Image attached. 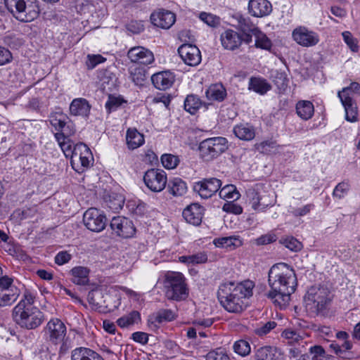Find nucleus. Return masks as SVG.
<instances>
[{"label": "nucleus", "instance_id": "22", "mask_svg": "<svg viewBox=\"0 0 360 360\" xmlns=\"http://www.w3.org/2000/svg\"><path fill=\"white\" fill-rule=\"evenodd\" d=\"M220 40L224 49L234 51L241 46L243 35L235 30L228 29L221 33Z\"/></svg>", "mask_w": 360, "mask_h": 360}, {"label": "nucleus", "instance_id": "56", "mask_svg": "<svg viewBox=\"0 0 360 360\" xmlns=\"http://www.w3.org/2000/svg\"><path fill=\"white\" fill-rule=\"evenodd\" d=\"M162 166L168 169H174L179 164V158L172 154H164L161 157Z\"/></svg>", "mask_w": 360, "mask_h": 360}, {"label": "nucleus", "instance_id": "50", "mask_svg": "<svg viewBox=\"0 0 360 360\" xmlns=\"http://www.w3.org/2000/svg\"><path fill=\"white\" fill-rule=\"evenodd\" d=\"M276 142L272 140L262 141L255 145L256 149L261 153L270 154L277 150Z\"/></svg>", "mask_w": 360, "mask_h": 360}, {"label": "nucleus", "instance_id": "14", "mask_svg": "<svg viewBox=\"0 0 360 360\" xmlns=\"http://www.w3.org/2000/svg\"><path fill=\"white\" fill-rule=\"evenodd\" d=\"M292 37L297 44L303 47L314 46L320 41L319 34L305 26L295 28L292 32Z\"/></svg>", "mask_w": 360, "mask_h": 360}, {"label": "nucleus", "instance_id": "58", "mask_svg": "<svg viewBox=\"0 0 360 360\" xmlns=\"http://www.w3.org/2000/svg\"><path fill=\"white\" fill-rule=\"evenodd\" d=\"M278 239L277 235L274 231H271L266 234L260 236L255 240L257 245H264L272 243Z\"/></svg>", "mask_w": 360, "mask_h": 360}, {"label": "nucleus", "instance_id": "5", "mask_svg": "<svg viewBox=\"0 0 360 360\" xmlns=\"http://www.w3.org/2000/svg\"><path fill=\"white\" fill-rule=\"evenodd\" d=\"M246 202L257 212H264L276 202V195L271 191L265 190L262 184H256L246 191Z\"/></svg>", "mask_w": 360, "mask_h": 360}, {"label": "nucleus", "instance_id": "10", "mask_svg": "<svg viewBox=\"0 0 360 360\" xmlns=\"http://www.w3.org/2000/svg\"><path fill=\"white\" fill-rule=\"evenodd\" d=\"M20 289L8 276L0 277V307H11L18 299Z\"/></svg>", "mask_w": 360, "mask_h": 360}, {"label": "nucleus", "instance_id": "1", "mask_svg": "<svg viewBox=\"0 0 360 360\" xmlns=\"http://www.w3.org/2000/svg\"><path fill=\"white\" fill-rule=\"evenodd\" d=\"M268 283L271 290L267 297L281 308L285 307L297 286L294 269L285 263L273 265L269 271Z\"/></svg>", "mask_w": 360, "mask_h": 360}, {"label": "nucleus", "instance_id": "29", "mask_svg": "<svg viewBox=\"0 0 360 360\" xmlns=\"http://www.w3.org/2000/svg\"><path fill=\"white\" fill-rule=\"evenodd\" d=\"M226 88L219 83L210 85L205 91L207 99L210 102H221L226 97Z\"/></svg>", "mask_w": 360, "mask_h": 360}, {"label": "nucleus", "instance_id": "19", "mask_svg": "<svg viewBox=\"0 0 360 360\" xmlns=\"http://www.w3.org/2000/svg\"><path fill=\"white\" fill-rule=\"evenodd\" d=\"M178 53L184 62L188 65L196 66L201 61L200 51L195 45L182 44L178 49Z\"/></svg>", "mask_w": 360, "mask_h": 360}, {"label": "nucleus", "instance_id": "45", "mask_svg": "<svg viewBox=\"0 0 360 360\" xmlns=\"http://www.w3.org/2000/svg\"><path fill=\"white\" fill-rule=\"evenodd\" d=\"M219 197L227 201L238 200L240 195L237 191L236 186L232 184L226 185L221 188L219 193Z\"/></svg>", "mask_w": 360, "mask_h": 360}, {"label": "nucleus", "instance_id": "39", "mask_svg": "<svg viewBox=\"0 0 360 360\" xmlns=\"http://www.w3.org/2000/svg\"><path fill=\"white\" fill-rule=\"evenodd\" d=\"M72 135L63 134L62 133H55L54 136L57 142L58 143L59 146L63 150L64 155L66 158L70 157L73 155L75 153V147L72 148L70 140L69 139Z\"/></svg>", "mask_w": 360, "mask_h": 360}, {"label": "nucleus", "instance_id": "52", "mask_svg": "<svg viewBox=\"0 0 360 360\" xmlns=\"http://www.w3.org/2000/svg\"><path fill=\"white\" fill-rule=\"evenodd\" d=\"M233 349L236 354L242 356L248 355L251 351L249 342L245 340H239L235 342Z\"/></svg>", "mask_w": 360, "mask_h": 360}, {"label": "nucleus", "instance_id": "16", "mask_svg": "<svg viewBox=\"0 0 360 360\" xmlns=\"http://www.w3.org/2000/svg\"><path fill=\"white\" fill-rule=\"evenodd\" d=\"M221 187V180L217 178L204 179L195 182L193 191L203 199H207L214 195Z\"/></svg>", "mask_w": 360, "mask_h": 360}, {"label": "nucleus", "instance_id": "18", "mask_svg": "<svg viewBox=\"0 0 360 360\" xmlns=\"http://www.w3.org/2000/svg\"><path fill=\"white\" fill-rule=\"evenodd\" d=\"M150 20L155 26L167 30L174 24L176 15L170 11L160 8L151 13Z\"/></svg>", "mask_w": 360, "mask_h": 360}, {"label": "nucleus", "instance_id": "35", "mask_svg": "<svg viewBox=\"0 0 360 360\" xmlns=\"http://www.w3.org/2000/svg\"><path fill=\"white\" fill-rule=\"evenodd\" d=\"M233 131L236 136L244 141H250L255 136L254 127L248 123L237 124L233 127Z\"/></svg>", "mask_w": 360, "mask_h": 360}, {"label": "nucleus", "instance_id": "8", "mask_svg": "<svg viewBox=\"0 0 360 360\" xmlns=\"http://www.w3.org/2000/svg\"><path fill=\"white\" fill-rule=\"evenodd\" d=\"M227 143L226 139L221 136L206 139L200 143V155L205 161L212 160L225 152Z\"/></svg>", "mask_w": 360, "mask_h": 360}, {"label": "nucleus", "instance_id": "15", "mask_svg": "<svg viewBox=\"0 0 360 360\" xmlns=\"http://www.w3.org/2000/svg\"><path fill=\"white\" fill-rule=\"evenodd\" d=\"M106 217L103 212L96 208L88 209L83 215L85 226L91 231L100 232L106 226Z\"/></svg>", "mask_w": 360, "mask_h": 360}, {"label": "nucleus", "instance_id": "9", "mask_svg": "<svg viewBox=\"0 0 360 360\" xmlns=\"http://www.w3.org/2000/svg\"><path fill=\"white\" fill-rule=\"evenodd\" d=\"M330 291L324 286H311L304 296L307 307L319 312L323 310L330 302Z\"/></svg>", "mask_w": 360, "mask_h": 360}, {"label": "nucleus", "instance_id": "51", "mask_svg": "<svg viewBox=\"0 0 360 360\" xmlns=\"http://www.w3.org/2000/svg\"><path fill=\"white\" fill-rule=\"evenodd\" d=\"M273 82L280 91H284L288 86V79L285 72L276 71L272 75Z\"/></svg>", "mask_w": 360, "mask_h": 360}, {"label": "nucleus", "instance_id": "31", "mask_svg": "<svg viewBox=\"0 0 360 360\" xmlns=\"http://www.w3.org/2000/svg\"><path fill=\"white\" fill-rule=\"evenodd\" d=\"M281 336L289 346L305 345L304 333H299L292 328H287L282 332Z\"/></svg>", "mask_w": 360, "mask_h": 360}, {"label": "nucleus", "instance_id": "6", "mask_svg": "<svg viewBox=\"0 0 360 360\" xmlns=\"http://www.w3.org/2000/svg\"><path fill=\"white\" fill-rule=\"evenodd\" d=\"M165 295L169 300H184L188 295L186 278L181 273L168 272L165 281Z\"/></svg>", "mask_w": 360, "mask_h": 360}, {"label": "nucleus", "instance_id": "44", "mask_svg": "<svg viewBox=\"0 0 360 360\" xmlns=\"http://www.w3.org/2000/svg\"><path fill=\"white\" fill-rule=\"evenodd\" d=\"M342 104L343 105L345 110V117L349 122H355L357 120L358 111L356 105L354 103L353 100H349L347 98H340Z\"/></svg>", "mask_w": 360, "mask_h": 360}, {"label": "nucleus", "instance_id": "43", "mask_svg": "<svg viewBox=\"0 0 360 360\" xmlns=\"http://www.w3.org/2000/svg\"><path fill=\"white\" fill-rule=\"evenodd\" d=\"M141 321V314L138 311H131L117 320V323L120 328H128Z\"/></svg>", "mask_w": 360, "mask_h": 360}, {"label": "nucleus", "instance_id": "27", "mask_svg": "<svg viewBox=\"0 0 360 360\" xmlns=\"http://www.w3.org/2000/svg\"><path fill=\"white\" fill-rule=\"evenodd\" d=\"M91 110V105L86 99L77 98L72 100L70 105V113L73 116L87 117Z\"/></svg>", "mask_w": 360, "mask_h": 360}, {"label": "nucleus", "instance_id": "12", "mask_svg": "<svg viewBox=\"0 0 360 360\" xmlns=\"http://www.w3.org/2000/svg\"><path fill=\"white\" fill-rule=\"evenodd\" d=\"M93 157L88 146L79 143L75 146V153L71 158L72 168L78 173H82L91 165Z\"/></svg>", "mask_w": 360, "mask_h": 360}, {"label": "nucleus", "instance_id": "20", "mask_svg": "<svg viewBox=\"0 0 360 360\" xmlns=\"http://www.w3.org/2000/svg\"><path fill=\"white\" fill-rule=\"evenodd\" d=\"M68 117L62 112L52 113L49 118L51 126L57 131L56 133H62L64 135H74L76 130L73 124L66 123Z\"/></svg>", "mask_w": 360, "mask_h": 360}, {"label": "nucleus", "instance_id": "40", "mask_svg": "<svg viewBox=\"0 0 360 360\" xmlns=\"http://www.w3.org/2000/svg\"><path fill=\"white\" fill-rule=\"evenodd\" d=\"M188 190L186 183L181 179L176 177L170 179L168 183V191L174 196H182Z\"/></svg>", "mask_w": 360, "mask_h": 360}, {"label": "nucleus", "instance_id": "34", "mask_svg": "<svg viewBox=\"0 0 360 360\" xmlns=\"http://www.w3.org/2000/svg\"><path fill=\"white\" fill-rule=\"evenodd\" d=\"M72 281L79 285H84L89 283V269L84 266H75L70 271Z\"/></svg>", "mask_w": 360, "mask_h": 360}, {"label": "nucleus", "instance_id": "37", "mask_svg": "<svg viewBox=\"0 0 360 360\" xmlns=\"http://www.w3.org/2000/svg\"><path fill=\"white\" fill-rule=\"evenodd\" d=\"M297 115L303 120H308L314 113V107L309 101H300L295 106Z\"/></svg>", "mask_w": 360, "mask_h": 360}, {"label": "nucleus", "instance_id": "32", "mask_svg": "<svg viewBox=\"0 0 360 360\" xmlns=\"http://www.w3.org/2000/svg\"><path fill=\"white\" fill-rule=\"evenodd\" d=\"M255 360H281V353L276 347L264 346L255 352Z\"/></svg>", "mask_w": 360, "mask_h": 360}, {"label": "nucleus", "instance_id": "63", "mask_svg": "<svg viewBox=\"0 0 360 360\" xmlns=\"http://www.w3.org/2000/svg\"><path fill=\"white\" fill-rule=\"evenodd\" d=\"M105 58L101 55H88L86 65L89 70L94 69L97 65L105 61Z\"/></svg>", "mask_w": 360, "mask_h": 360}, {"label": "nucleus", "instance_id": "21", "mask_svg": "<svg viewBox=\"0 0 360 360\" xmlns=\"http://www.w3.org/2000/svg\"><path fill=\"white\" fill-rule=\"evenodd\" d=\"M127 56L132 63H135L149 65L154 61L153 53L143 46L131 48L128 51Z\"/></svg>", "mask_w": 360, "mask_h": 360}, {"label": "nucleus", "instance_id": "48", "mask_svg": "<svg viewBox=\"0 0 360 360\" xmlns=\"http://www.w3.org/2000/svg\"><path fill=\"white\" fill-rule=\"evenodd\" d=\"M355 94H360V84L358 82H352L349 86L343 88L338 95L340 98L348 97V99L353 100Z\"/></svg>", "mask_w": 360, "mask_h": 360}, {"label": "nucleus", "instance_id": "25", "mask_svg": "<svg viewBox=\"0 0 360 360\" xmlns=\"http://www.w3.org/2000/svg\"><path fill=\"white\" fill-rule=\"evenodd\" d=\"M175 80L174 75L170 71H162L152 75L151 81L156 89L166 90L169 89Z\"/></svg>", "mask_w": 360, "mask_h": 360}, {"label": "nucleus", "instance_id": "30", "mask_svg": "<svg viewBox=\"0 0 360 360\" xmlns=\"http://www.w3.org/2000/svg\"><path fill=\"white\" fill-rule=\"evenodd\" d=\"M271 89L266 79L259 77H252L249 79L248 89L260 95H264Z\"/></svg>", "mask_w": 360, "mask_h": 360}, {"label": "nucleus", "instance_id": "62", "mask_svg": "<svg viewBox=\"0 0 360 360\" xmlns=\"http://www.w3.org/2000/svg\"><path fill=\"white\" fill-rule=\"evenodd\" d=\"M223 211L228 213H233L235 214H240L243 212V208L240 205L236 204L233 200L227 201L223 207Z\"/></svg>", "mask_w": 360, "mask_h": 360}, {"label": "nucleus", "instance_id": "49", "mask_svg": "<svg viewBox=\"0 0 360 360\" xmlns=\"http://www.w3.org/2000/svg\"><path fill=\"white\" fill-rule=\"evenodd\" d=\"M350 189V184L347 181H343L338 184L333 191V197L338 200L345 198Z\"/></svg>", "mask_w": 360, "mask_h": 360}, {"label": "nucleus", "instance_id": "38", "mask_svg": "<svg viewBox=\"0 0 360 360\" xmlns=\"http://www.w3.org/2000/svg\"><path fill=\"white\" fill-rule=\"evenodd\" d=\"M127 144L129 149L134 150L142 146L144 142V136L136 129H129L126 134Z\"/></svg>", "mask_w": 360, "mask_h": 360}, {"label": "nucleus", "instance_id": "33", "mask_svg": "<svg viewBox=\"0 0 360 360\" xmlns=\"http://www.w3.org/2000/svg\"><path fill=\"white\" fill-rule=\"evenodd\" d=\"M71 360H104L96 352L86 347H79L72 352Z\"/></svg>", "mask_w": 360, "mask_h": 360}, {"label": "nucleus", "instance_id": "24", "mask_svg": "<svg viewBox=\"0 0 360 360\" xmlns=\"http://www.w3.org/2000/svg\"><path fill=\"white\" fill-rule=\"evenodd\" d=\"M248 10L252 16L262 18L271 13L272 6L267 0H250L248 4Z\"/></svg>", "mask_w": 360, "mask_h": 360}, {"label": "nucleus", "instance_id": "46", "mask_svg": "<svg viewBox=\"0 0 360 360\" xmlns=\"http://www.w3.org/2000/svg\"><path fill=\"white\" fill-rule=\"evenodd\" d=\"M201 105V100L197 96L191 94L187 96L185 99L184 109L191 115H194Z\"/></svg>", "mask_w": 360, "mask_h": 360}, {"label": "nucleus", "instance_id": "57", "mask_svg": "<svg viewBox=\"0 0 360 360\" xmlns=\"http://www.w3.org/2000/svg\"><path fill=\"white\" fill-rule=\"evenodd\" d=\"M314 208V205L312 203L305 205L301 207H295L290 206L289 212L294 217H304L308 214Z\"/></svg>", "mask_w": 360, "mask_h": 360}, {"label": "nucleus", "instance_id": "41", "mask_svg": "<svg viewBox=\"0 0 360 360\" xmlns=\"http://www.w3.org/2000/svg\"><path fill=\"white\" fill-rule=\"evenodd\" d=\"M130 78L135 85L143 86L146 80V71L143 68L137 65L131 66L129 68Z\"/></svg>", "mask_w": 360, "mask_h": 360}, {"label": "nucleus", "instance_id": "61", "mask_svg": "<svg viewBox=\"0 0 360 360\" xmlns=\"http://www.w3.org/2000/svg\"><path fill=\"white\" fill-rule=\"evenodd\" d=\"M72 256L69 252L63 250L58 252L56 255L54 257V262L56 264L61 266L68 263L72 259Z\"/></svg>", "mask_w": 360, "mask_h": 360}, {"label": "nucleus", "instance_id": "53", "mask_svg": "<svg viewBox=\"0 0 360 360\" xmlns=\"http://www.w3.org/2000/svg\"><path fill=\"white\" fill-rule=\"evenodd\" d=\"M280 243L291 251L297 252L302 248V243L292 236H287L280 240Z\"/></svg>", "mask_w": 360, "mask_h": 360}, {"label": "nucleus", "instance_id": "7", "mask_svg": "<svg viewBox=\"0 0 360 360\" xmlns=\"http://www.w3.org/2000/svg\"><path fill=\"white\" fill-rule=\"evenodd\" d=\"M30 0H4L7 9L18 20L31 22L38 16L39 8L33 2L27 4Z\"/></svg>", "mask_w": 360, "mask_h": 360}, {"label": "nucleus", "instance_id": "17", "mask_svg": "<svg viewBox=\"0 0 360 360\" xmlns=\"http://www.w3.org/2000/svg\"><path fill=\"white\" fill-rule=\"evenodd\" d=\"M110 226L112 231L118 236L122 238L132 237L135 233L133 222L124 217H115L112 219Z\"/></svg>", "mask_w": 360, "mask_h": 360}, {"label": "nucleus", "instance_id": "13", "mask_svg": "<svg viewBox=\"0 0 360 360\" xmlns=\"http://www.w3.org/2000/svg\"><path fill=\"white\" fill-rule=\"evenodd\" d=\"M143 181L151 191L160 192L167 185V174L162 169H150L145 172Z\"/></svg>", "mask_w": 360, "mask_h": 360}, {"label": "nucleus", "instance_id": "28", "mask_svg": "<svg viewBox=\"0 0 360 360\" xmlns=\"http://www.w3.org/2000/svg\"><path fill=\"white\" fill-rule=\"evenodd\" d=\"M213 244L219 248H225L229 250H234L242 246L243 241L238 236L217 238L213 240Z\"/></svg>", "mask_w": 360, "mask_h": 360}, {"label": "nucleus", "instance_id": "47", "mask_svg": "<svg viewBox=\"0 0 360 360\" xmlns=\"http://www.w3.org/2000/svg\"><path fill=\"white\" fill-rule=\"evenodd\" d=\"M253 35L255 37V46L264 50H270L272 46L271 41L267 36L262 32L259 29L254 32Z\"/></svg>", "mask_w": 360, "mask_h": 360}, {"label": "nucleus", "instance_id": "59", "mask_svg": "<svg viewBox=\"0 0 360 360\" xmlns=\"http://www.w3.org/2000/svg\"><path fill=\"white\" fill-rule=\"evenodd\" d=\"M206 360H231V359L225 351L219 348L208 352Z\"/></svg>", "mask_w": 360, "mask_h": 360}, {"label": "nucleus", "instance_id": "55", "mask_svg": "<svg viewBox=\"0 0 360 360\" xmlns=\"http://www.w3.org/2000/svg\"><path fill=\"white\" fill-rule=\"evenodd\" d=\"M3 42L11 49H18L24 41L22 38L15 34H8L3 37Z\"/></svg>", "mask_w": 360, "mask_h": 360}, {"label": "nucleus", "instance_id": "36", "mask_svg": "<svg viewBox=\"0 0 360 360\" xmlns=\"http://www.w3.org/2000/svg\"><path fill=\"white\" fill-rule=\"evenodd\" d=\"M208 260L207 253L205 251L198 252L190 255H184L179 257L181 263L188 266H195L205 264Z\"/></svg>", "mask_w": 360, "mask_h": 360}, {"label": "nucleus", "instance_id": "54", "mask_svg": "<svg viewBox=\"0 0 360 360\" xmlns=\"http://www.w3.org/2000/svg\"><path fill=\"white\" fill-rule=\"evenodd\" d=\"M199 18L207 25L216 27L220 25L219 17L210 13L201 12L199 14Z\"/></svg>", "mask_w": 360, "mask_h": 360}, {"label": "nucleus", "instance_id": "11", "mask_svg": "<svg viewBox=\"0 0 360 360\" xmlns=\"http://www.w3.org/2000/svg\"><path fill=\"white\" fill-rule=\"evenodd\" d=\"M112 295L108 294H103L100 290H91L88 294V302L91 307L101 312H106L113 311L120 304V302L117 300L113 304L110 302L114 300Z\"/></svg>", "mask_w": 360, "mask_h": 360}, {"label": "nucleus", "instance_id": "3", "mask_svg": "<svg viewBox=\"0 0 360 360\" xmlns=\"http://www.w3.org/2000/svg\"><path fill=\"white\" fill-rule=\"evenodd\" d=\"M34 302V296L30 292H26L12 310L14 321L22 328L34 330L44 321L43 312L33 305Z\"/></svg>", "mask_w": 360, "mask_h": 360}, {"label": "nucleus", "instance_id": "42", "mask_svg": "<svg viewBox=\"0 0 360 360\" xmlns=\"http://www.w3.org/2000/svg\"><path fill=\"white\" fill-rule=\"evenodd\" d=\"M237 21V27L243 33L251 32L252 34L259 28L252 22L250 18L245 17L240 14H237L235 16Z\"/></svg>", "mask_w": 360, "mask_h": 360}, {"label": "nucleus", "instance_id": "2", "mask_svg": "<svg viewBox=\"0 0 360 360\" xmlns=\"http://www.w3.org/2000/svg\"><path fill=\"white\" fill-rule=\"evenodd\" d=\"M255 283L250 280L242 282H225L220 285L217 296L221 306L229 312L240 313L249 304L253 295Z\"/></svg>", "mask_w": 360, "mask_h": 360}, {"label": "nucleus", "instance_id": "23", "mask_svg": "<svg viewBox=\"0 0 360 360\" xmlns=\"http://www.w3.org/2000/svg\"><path fill=\"white\" fill-rule=\"evenodd\" d=\"M203 214V207L198 203H192L184 210L182 215L188 223L198 226L202 222Z\"/></svg>", "mask_w": 360, "mask_h": 360}, {"label": "nucleus", "instance_id": "26", "mask_svg": "<svg viewBox=\"0 0 360 360\" xmlns=\"http://www.w3.org/2000/svg\"><path fill=\"white\" fill-rule=\"evenodd\" d=\"M176 318L175 313L171 309H161L155 314L149 316L148 324V326L155 330L159 328L160 325L165 321H172Z\"/></svg>", "mask_w": 360, "mask_h": 360}, {"label": "nucleus", "instance_id": "60", "mask_svg": "<svg viewBox=\"0 0 360 360\" xmlns=\"http://www.w3.org/2000/svg\"><path fill=\"white\" fill-rule=\"evenodd\" d=\"M124 101V100L120 96L117 97L110 96L107 102L105 103V108L108 110V112L114 111L122 105Z\"/></svg>", "mask_w": 360, "mask_h": 360}, {"label": "nucleus", "instance_id": "64", "mask_svg": "<svg viewBox=\"0 0 360 360\" xmlns=\"http://www.w3.org/2000/svg\"><path fill=\"white\" fill-rule=\"evenodd\" d=\"M127 30L133 34H139L144 30L143 21L131 20L127 25Z\"/></svg>", "mask_w": 360, "mask_h": 360}, {"label": "nucleus", "instance_id": "4", "mask_svg": "<svg viewBox=\"0 0 360 360\" xmlns=\"http://www.w3.org/2000/svg\"><path fill=\"white\" fill-rule=\"evenodd\" d=\"M44 337L47 342L60 345L59 353L65 354L70 346L68 342L67 327L58 318H51L43 328Z\"/></svg>", "mask_w": 360, "mask_h": 360}]
</instances>
